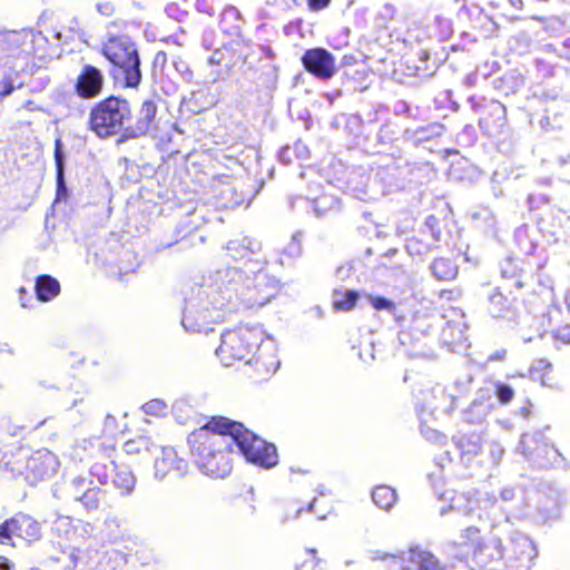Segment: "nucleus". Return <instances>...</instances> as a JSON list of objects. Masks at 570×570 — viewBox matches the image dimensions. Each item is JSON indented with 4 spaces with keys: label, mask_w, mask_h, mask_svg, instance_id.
<instances>
[{
    "label": "nucleus",
    "mask_w": 570,
    "mask_h": 570,
    "mask_svg": "<svg viewBox=\"0 0 570 570\" xmlns=\"http://www.w3.org/2000/svg\"><path fill=\"white\" fill-rule=\"evenodd\" d=\"M304 67L321 79H328L335 73L334 57L322 48L311 49L303 56Z\"/></svg>",
    "instance_id": "0eeeda50"
},
{
    "label": "nucleus",
    "mask_w": 570,
    "mask_h": 570,
    "mask_svg": "<svg viewBox=\"0 0 570 570\" xmlns=\"http://www.w3.org/2000/svg\"><path fill=\"white\" fill-rule=\"evenodd\" d=\"M358 298L354 291H335L333 294V306L340 311H351Z\"/></svg>",
    "instance_id": "ddd939ff"
},
{
    "label": "nucleus",
    "mask_w": 570,
    "mask_h": 570,
    "mask_svg": "<svg viewBox=\"0 0 570 570\" xmlns=\"http://www.w3.org/2000/svg\"><path fill=\"white\" fill-rule=\"evenodd\" d=\"M140 112L147 121H150L156 115V107L151 102H145L141 106Z\"/></svg>",
    "instance_id": "a211bd4d"
},
{
    "label": "nucleus",
    "mask_w": 570,
    "mask_h": 570,
    "mask_svg": "<svg viewBox=\"0 0 570 570\" xmlns=\"http://www.w3.org/2000/svg\"><path fill=\"white\" fill-rule=\"evenodd\" d=\"M331 0H308V7L312 10H321L330 4Z\"/></svg>",
    "instance_id": "aec40b11"
},
{
    "label": "nucleus",
    "mask_w": 570,
    "mask_h": 570,
    "mask_svg": "<svg viewBox=\"0 0 570 570\" xmlns=\"http://www.w3.org/2000/svg\"><path fill=\"white\" fill-rule=\"evenodd\" d=\"M104 76L95 67L86 66L77 77L76 92L83 99L97 97L102 89Z\"/></svg>",
    "instance_id": "6e6552de"
},
{
    "label": "nucleus",
    "mask_w": 570,
    "mask_h": 570,
    "mask_svg": "<svg viewBox=\"0 0 570 570\" xmlns=\"http://www.w3.org/2000/svg\"><path fill=\"white\" fill-rule=\"evenodd\" d=\"M11 89H12V87L8 88V89L6 90V92H4V94H6V95L10 94V92H11Z\"/></svg>",
    "instance_id": "c85d7f7f"
},
{
    "label": "nucleus",
    "mask_w": 570,
    "mask_h": 570,
    "mask_svg": "<svg viewBox=\"0 0 570 570\" xmlns=\"http://www.w3.org/2000/svg\"><path fill=\"white\" fill-rule=\"evenodd\" d=\"M104 55L114 66L122 70L127 86L135 87L139 83L138 55L129 38H110L104 47Z\"/></svg>",
    "instance_id": "7ed1b4c3"
},
{
    "label": "nucleus",
    "mask_w": 570,
    "mask_h": 570,
    "mask_svg": "<svg viewBox=\"0 0 570 570\" xmlns=\"http://www.w3.org/2000/svg\"><path fill=\"white\" fill-rule=\"evenodd\" d=\"M562 332H563V334H562L563 341L570 342V328L569 327H564L562 330Z\"/></svg>",
    "instance_id": "b1692460"
},
{
    "label": "nucleus",
    "mask_w": 570,
    "mask_h": 570,
    "mask_svg": "<svg viewBox=\"0 0 570 570\" xmlns=\"http://www.w3.org/2000/svg\"><path fill=\"white\" fill-rule=\"evenodd\" d=\"M116 483L124 492L129 493L135 487V478L131 473L125 472L124 474H118Z\"/></svg>",
    "instance_id": "2eb2a0df"
},
{
    "label": "nucleus",
    "mask_w": 570,
    "mask_h": 570,
    "mask_svg": "<svg viewBox=\"0 0 570 570\" xmlns=\"http://www.w3.org/2000/svg\"><path fill=\"white\" fill-rule=\"evenodd\" d=\"M279 367V361H275L274 363H272L268 367V371H272L273 373L276 372Z\"/></svg>",
    "instance_id": "393cba45"
},
{
    "label": "nucleus",
    "mask_w": 570,
    "mask_h": 570,
    "mask_svg": "<svg viewBox=\"0 0 570 570\" xmlns=\"http://www.w3.org/2000/svg\"><path fill=\"white\" fill-rule=\"evenodd\" d=\"M368 299L375 309H391L393 306V304L390 301H387L383 297L370 296Z\"/></svg>",
    "instance_id": "dca6fc26"
},
{
    "label": "nucleus",
    "mask_w": 570,
    "mask_h": 570,
    "mask_svg": "<svg viewBox=\"0 0 570 570\" xmlns=\"http://www.w3.org/2000/svg\"><path fill=\"white\" fill-rule=\"evenodd\" d=\"M24 293H26V289H24L23 287H22V288H20V294L22 295V294H24ZM20 301H21V305H22L23 307H28V304L23 301V297H22V296L20 297Z\"/></svg>",
    "instance_id": "bb28decb"
},
{
    "label": "nucleus",
    "mask_w": 570,
    "mask_h": 570,
    "mask_svg": "<svg viewBox=\"0 0 570 570\" xmlns=\"http://www.w3.org/2000/svg\"><path fill=\"white\" fill-rule=\"evenodd\" d=\"M60 292L58 281L50 276H40L36 282V294L39 301L48 302L56 297Z\"/></svg>",
    "instance_id": "9b49d317"
},
{
    "label": "nucleus",
    "mask_w": 570,
    "mask_h": 570,
    "mask_svg": "<svg viewBox=\"0 0 570 570\" xmlns=\"http://www.w3.org/2000/svg\"><path fill=\"white\" fill-rule=\"evenodd\" d=\"M206 440L210 445H230L234 442L246 460L257 466L269 469L277 464L276 448L227 419H213L190 434V442Z\"/></svg>",
    "instance_id": "f257e3e1"
},
{
    "label": "nucleus",
    "mask_w": 570,
    "mask_h": 570,
    "mask_svg": "<svg viewBox=\"0 0 570 570\" xmlns=\"http://www.w3.org/2000/svg\"><path fill=\"white\" fill-rule=\"evenodd\" d=\"M12 535L33 541L40 537V525L30 517L18 514L0 525V544L14 546L10 543Z\"/></svg>",
    "instance_id": "423d86ee"
},
{
    "label": "nucleus",
    "mask_w": 570,
    "mask_h": 570,
    "mask_svg": "<svg viewBox=\"0 0 570 570\" xmlns=\"http://www.w3.org/2000/svg\"><path fill=\"white\" fill-rule=\"evenodd\" d=\"M391 559V570H414V568L409 564L399 569L396 567L399 562L414 564L417 570H445L438 560L426 551L410 550L400 558L392 556Z\"/></svg>",
    "instance_id": "1a4fd4ad"
},
{
    "label": "nucleus",
    "mask_w": 570,
    "mask_h": 570,
    "mask_svg": "<svg viewBox=\"0 0 570 570\" xmlns=\"http://www.w3.org/2000/svg\"><path fill=\"white\" fill-rule=\"evenodd\" d=\"M262 337L263 333L258 328L243 326L226 331L222 335V343L216 350V354L226 366L235 361L249 363Z\"/></svg>",
    "instance_id": "f03ea898"
},
{
    "label": "nucleus",
    "mask_w": 570,
    "mask_h": 570,
    "mask_svg": "<svg viewBox=\"0 0 570 570\" xmlns=\"http://www.w3.org/2000/svg\"><path fill=\"white\" fill-rule=\"evenodd\" d=\"M433 273L439 278H451L455 276V267L444 258L436 259L432 265Z\"/></svg>",
    "instance_id": "4468645a"
},
{
    "label": "nucleus",
    "mask_w": 570,
    "mask_h": 570,
    "mask_svg": "<svg viewBox=\"0 0 570 570\" xmlns=\"http://www.w3.org/2000/svg\"><path fill=\"white\" fill-rule=\"evenodd\" d=\"M174 468L179 472H184L186 462L178 460L175 450L164 449L161 451V456L157 458L155 462L156 476L165 478Z\"/></svg>",
    "instance_id": "9d476101"
},
{
    "label": "nucleus",
    "mask_w": 570,
    "mask_h": 570,
    "mask_svg": "<svg viewBox=\"0 0 570 570\" xmlns=\"http://www.w3.org/2000/svg\"><path fill=\"white\" fill-rule=\"evenodd\" d=\"M144 407L147 413H160L165 409L164 404L158 401H151Z\"/></svg>",
    "instance_id": "6ab92c4d"
},
{
    "label": "nucleus",
    "mask_w": 570,
    "mask_h": 570,
    "mask_svg": "<svg viewBox=\"0 0 570 570\" xmlns=\"http://www.w3.org/2000/svg\"><path fill=\"white\" fill-rule=\"evenodd\" d=\"M45 456H46V460H47L48 462H53V461H55V460H53V458H52V455H51L50 453H47Z\"/></svg>",
    "instance_id": "cd10ccee"
},
{
    "label": "nucleus",
    "mask_w": 570,
    "mask_h": 570,
    "mask_svg": "<svg viewBox=\"0 0 570 570\" xmlns=\"http://www.w3.org/2000/svg\"><path fill=\"white\" fill-rule=\"evenodd\" d=\"M98 10L104 14H109L111 12L112 8L108 3H106V4H99Z\"/></svg>",
    "instance_id": "4be33fe9"
},
{
    "label": "nucleus",
    "mask_w": 570,
    "mask_h": 570,
    "mask_svg": "<svg viewBox=\"0 0 570 570\" xmlns=\"http://www.w3.org/2000/svg\"><path fill=\"white\" fill-rule=\"evenodd\" d=\"M0 567L4 570H10L11 569V564L9 562L8 559L3 558L0 556Z\"/></svg>",
    "instance_id": "5701e85b"
},
{
    "label": "nucleus",
    "mask_w": 570,
    "mask_h": 570,
    "mask_svg": "<svg viewBox=\"0 0 570 570\" xmlns=\"http://www.w3.org/2000/svg\"><path fill=\"white\" fill-rule=\"evenodd\" d=\"M372 498L379 508L389 510L396 501V493L390 487L380 485L373 490Z\"/></svg>",
    "instance_id": "f8f14e48"
},
{
    "label": "nucleus",
    "mask_w": 570,
    "mask_h": 570,
    "mask_svg": "<svg viewBox=\"0 0 570 570\" xmlns=\"http://www.w3.org/2000/svg\"><path fill=\"white\" fill-rule=\"evenodd\" d=\"M190 445L198 452L199 465L204 472L213 478H225L232 470L230 459L223 448L226 445L214 446L208 441L202 440Z\"/></svg>",
    "instance_id": "39448f33"
},
{
    "label": "nucleus",
    "mask_w": 570,
    "mask_h": 570,
    "mask_svg": "<svg viewBox=\"0 0 570 570\" xmlns=\"http://www.w3.org/2000/svg\"><path fill=\"white\" fill-rule=\"evenodd\" d=\"M387 554H382L379 551L374 552L373 559H385Z\"/></svg>",
    "instance_id": "a878e982"
},
{
    "label": "nucleus",
    "mask_w": 570,
    "mask_h": 570,
    "mask_svg": "<svg viewBox=\"0 0 570 570\" xmlns=\"http://www.w3.org/2000/svg\"><path fill=\"white\" fill-rule=\"evenodd\" d=\"M59 146H60V141H57V144H56V161H57V167H58V176H59V178H61L62 163H61V155H60Z\"/></svg>",
    "instance_id": "412c9836"
},
{
    "label": "nucleus",
    "mask_w": 570,
    "mask_h": 570,
    "mask_svg": "<svg viewBox=\"0 0 570 570\" xmlns=\"http://www.w3.org/2000/svg\"><path fill=\"white\" fill-rule=\"evenodd\" d=\"M127 111L126 102L108 98L92 108L90 128L99 137H109L120 131Z\"/></svg>",
    "instance_id": "20e7f679"
},
{
    "label": "nucleus",
    "mask_w": 570,
    "mask_h": 570,
    "mask_svg": "<svg viewBox=\"0 0 570 570\" xmlns=\"http://www.w3.org/2000/svg\"><path fill=\"white\" fill-rule=\"evenodd\" d=\"M497 394L502 403H508L513 397V391L505 385H500L497 390Z\"/></svg>",
    "instance_id": "f3484780"
}]
</instances>
